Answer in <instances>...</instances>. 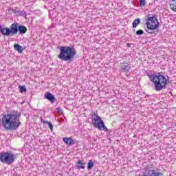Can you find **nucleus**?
<instances>
[{"label": "nucleus", "mask_w": 176, "mask_h": 176, "mask_svg": "<svg viewBox=\"0 0 176 176\" xmlns=\"http://www.w3.org/2000/svg\"><path fill=\"white\" fill-rule=\"evenodd\" d=\"M20 116H21V113L17 111H12L3 116L1 124L4 130H6V131H9V130H17L21 124Z\"/></svg>", "instance_id": "1"}, {"label": "nucleus", "mask_w": 176, "mask_h": 176, "mask_svg": "<svg viewBox=\"0 0 176 176\" xmlns=\"http://www.w3.org/2000/svg\"><path fill=\"white\" fill-rule=\"evenodd\" d=\"M60 52L58 57L62 61H72L76 56V50L72 47L62 46L60 47Z\"/></svg>", "instance_id": "2"}, {"label": "nucleus", "mask_w": 176, "mask_h": 176, "mask_svg": "<svg viewBox=\"0 0 176 176\" xmlns=\"http://www.w3.org/2000/svg\"><path fill=\"white\" fill-rule=\"evenodd\" d=\"M151 80L155 85V89L157 91H160L165 89L166 85H167V78L163 75H155L151 76Z\"/></svg>", "instance_id": "3"}, {"label": "nucleus", "mask_w": 176, "mask_h": 176, "mask_svg": "<svg viewBox=\"0 0 176 176\" xmlns=\"http://www.w3.org/2000/svg\"><path fill=\"white\" fill-rule=\"evenodd\" d=\"M92 124L95 129H98L100 131L104 130V131H109V129L105 126L104 120L101 119V117L98 116L96 113L92 115L91 118Z\"/></svg>", "instance_id": "4"}, {"label": "nucleus", "mask_w": 176, "mask_h": 176, "mask_svg": "<svg viewBox=\"0 0 176 176\" xmlns=\"http://www.w3.org/2000/svg\"><path fill=\"white\" fill-rule=\"evenodd\" d=\"M1 33L3 36H9L10 35H17L19 32V23L15 22L12 23L9 28L0 29Z\"/></svg>", "instance_id": "5"}, {"label": "nucleus", "mask_w": 176, "mask_h": 176, "mask_svg": "<svg viewBox=\"0 0 176 176\" xmlns=\"http://www.w3.org/2000/svg\"><path fill=\"white\" fill-rule=\"evenodd\" d=\"M16 160V155L12 152H2L0 153V162L6 164H12Z\"/></svg>", "instance_id": "6"}, {"label": "nucleus", "mask_w": 176, "mask_h": 176, "mask_svg": "<svg viewBox=\"0 0 176 176\" xmlns=\"http://www.w3.org/2000/svg\"><path fill=\"white\" fill-rule=\"evenodd\" d=\"M143 176H163V173L154 164H148L143 173Z\"/></svg>", "instance_id": "7"}, {"label": "nucleus", "mask_w": 176, "mask_h": 176, "mask_svg": "<svg viewBox=\"0 0 176 176\" xmlns=\"http://www.w3.org/2000/svg\"><path fill=\"white\" fill-rule=\"evenodd\" d=\"M146 25L148 30H150L151 31H154V30H157V28H159V20L157 19L155 15H153V16H150L147 19Z\"/></svg>", "instance_id": "8"}, {"label": "nucleus", "mask_w": 176, "mask_h": 176, "mask_svg": "<svg viewBox=\"0 0 176 176\" xmlns=\"http://www.w3.org/2000/svg\"><path fill=\"white\" fill-rule=\"evenodd\" d=\"M44 98H46V100H48V101H50L52 104L56 101V98L54 97V95L52 94V93L47 91L44 95Z\"/></svg>", "instance_id": "9"}, {"label": "nucleus", "mask_w": 176, "mask_h": 176, "mask_svg": "<svg viewBox=\"0 0 176 176\" xmlns=\"http://www.w3.org/2000/svg\"><path fill=\"white\" fill-rule=\"evenodd\" d=\"M121 69L123 72H129L131 69V66L128 63H121Z\"/></svg>", "instance_id": "10"}, {"label": "nucleus", "mask_w": 176, "mask_h": 176, "mask_svg": "<svg viewBox=\"0 0 176 176\" xmlns=\"http://www.w3.org/2000/svg\"><path fill=\"white\" fill-rule=\"evenodd\" d=\"M19 31L20 34H24L27 32V31H28V29L27 28V27L19 24L18 25V32H19Z\"/></svg>", "instance_id": "11"}, {"label": "nucleus", "mask_w": 176, "mask_h": 176, "mask_svg": "<svg viewBox=\"0 0 176 176\" xmlns=\"http://www.w3.org/2000/svg\"><path fill=\"white\" fill-rule=\"evenodd\" d=\"M63 141L67 145H74L75 142L71 138H64Z\"/></svg>", "instance_id": "12"}, {"label": "nucleus", "mask_w": 176, "mask_h": 176, "mask_svg": "<svg viewBox=\"0 0 176 176\" xmlns=\"http://www.w3.org/2000/svg\"><path fill=\"white\" fill-rule=\"evenodd\" d=\"M169 7L172 12H176V0H171Z\"/></svg>", "instance_id": "13"}, {"label": "nucleus", "mask_w": 176, "mask_h": 176, "mask_svg": "<svg viewBox=\"0 0 176 176\" xmlns=\"http://www.w3.org/2000/svg\"><path fill=\"white\" fill-rule=\"evenodd\" d=\"M14 50H16V52H18V53H23V51L24 50L23 49V47L19 44H14Z\"/></svg>", "instance_id": "14"}, {"label": "nucleus", "mask_w": 176, "mask_h": 176, "mask_svg": "<svg viewBox=\"0 0 176 176\" xmlns=\"http://www.w3.org/2000/svg\"><path fill=\"white\" fill-rule=\"evenodd\" d=\"M77 168L78 170H80V169H82V170H85V162H83V161L82 160H78L77 162Z\"/></svg>", "instance_id": "15"}, {"label": "nucleus", "mask_w": 176, "mask_h": 176, "mask_svg": "<svg viewBox=\"0 0 176 176\" xmlns=\"http://www.w3.org/2000/svg\"><path fill=\"white\" fill-rule=\"evenodd\" d=\"M141 23V19L140 18H138L137 19H135L132 23L133 28H137L138 25Z\"/></svg>", "instance_id": "16"}, {"label": "nucleus", "mask_w": 176, "mask_h": 176, "mask_svg": "<svg viewBox=\"0 0 176 176\" xmlns=\"http://www.w3.org/2000/svg\"><path fill=\"white\" fill-rule=\"evenodd\" d=\"M42 122L43 123V124H47L49 126L50 131H53V124H52V122L46 120H43L42 121Z\"/></svg>", "instance_id": "17"}, {"label": "nucleus", "mask_w": 176, "mask_h": 176, "mask_svg": "<svg viewBox=\"0 0 176 176\" xmlns=\"http://www.w3.org/2000/svg\"><path fill=\"white\" fill-rule=\"evenodd\" d=\"M93 167H94V162H93V161H91V160H89L88 164H87L88 170H91V168H93Z\"/></svg>", "instance_id": "18"}, {"label": "nucleus", "mask_w": 176, "mask_h": 176, "mask_svg": "<svg viewBox=\"0 0 176 176\" xmlns=\"http://www.w3.org/2000/svg\"><path fill=\"white\" fill-rule=\"evenodd\" d=\"M19 88H20V93H25V91H27V88L25 87V85L19 86Z\"/></svg>", "instance_id": "19"}, {"label": "nucleus", "mask_w": 176, "mask_h": 176, "mask_svg": "<svg viewBox=\"0 0 176 176\" xmlns=\"http://www.w3.org/2000/svg\"><path fill=\"white\" fill-rule=\"evenodd\" d=\"M140 1V6H145V5H146V2L145 1V0H139Z\"/></svg>", "instance_id": "20"}, {"label": "nucleus", "mask_w": 176, "mask_h": 176, "mask_svg": "<svg viewBox=\"0 0 176 176\" xmlns=\"http://www.w3.org/2000/svg\"><path fill=\"white\" fill-rule=\"evenodd\" d=\"M144 34V30H139L136 32L137 35H142Z\"/></svg>", "instance_id": "21"}, {"label": "nucleus", "mask_w": 176, "mask_h": 176, "mask_svg": "<svg viewBox=\"0 0 176 176\" xmlns=\"http://www.w3.org/2000/svg\"><path fill=\"white\" fill-rule=\"evenodd\" d=\"M126 46H127V47H131V44H130V43H126Z\"/></svg>", "instance_id": "22"}]
</instances>
